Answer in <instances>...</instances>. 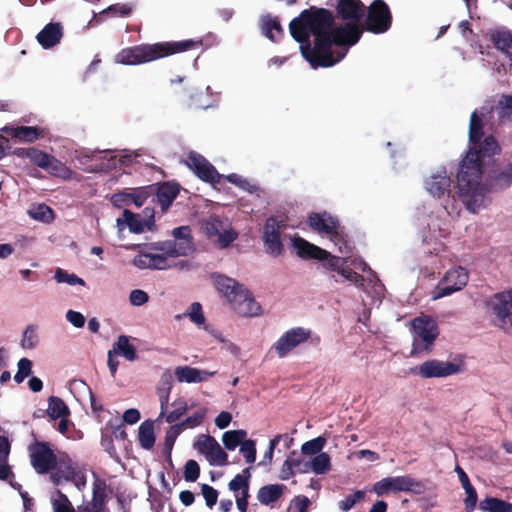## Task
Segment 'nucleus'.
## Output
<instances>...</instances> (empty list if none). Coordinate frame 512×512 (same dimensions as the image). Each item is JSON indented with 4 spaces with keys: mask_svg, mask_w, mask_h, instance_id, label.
I'll list each match as a JSON object with an SVG mask.
<instances>
[{
    "mask_svg": "<svg viewBox=\"0 0 512 512\" xmlns=\"http://www.w3.org/2000/svg\"><path fill=\"white\" fill-rule=\"evenodd\" d=\"M320 261L323 262V268L339 272L342 265L347 264V259L339 256L332 255L329 251L326 250V257H323Z\"/></svg>",
    "mask_w": 512,
    "mask_h": 512,
    "instance_id": "nucleus-47",
    "label": "nucleus"
},
{
    "mask_svg": "<svg viewBox=\"0 0 512 512\" xmlns=\"http://www.w3.org/2000/svg\"><path fill=\"white\" fill-rule=\"evenodd\" d=\"M173 410L166 415L167 423H175L179 420L188 410V405L184 397L175 399L172 403Z\"/></svg>",
    "mask_w": 512,
    "mask_h": 512,
    "instance_id": "nucleus-40",
    "label": "nucleus"
},
{
    "mask_svg": "<svg viewBox=\"0 0 512 512\" xmlns=\"http://www.w3.org/2000/svg\"><path fill=\"white\" fill-rule=\"evenodd\" d=\"M461 371V365L449 362L442 361L438 359H429L422 364L416 366L411 369V373L414 375H419L422 378L430 379V378H444L451 375H455Z\"/></svg>",
    "mask_w": 512,
    "mask_h": 512,
    "instance_id": "nucleus-11",
    "label": "nucleus"
},
{
    "mask_svg": "<svg viewBox=\"0 0 512 512\" xmlns=\"http://www.w3.org/2000/svg\"><path fill=\"white\" fill-rule=\"evenodd\" d=\"M497 110L502 120L512 122V96L502 95L498 101Z\"/></svg>",
    "mask_w": 512,
    "mask_h": 512,
    "instance_id": "nucleus-48",
    "label": "nucleus"
},
{
    "mask_svg": "<svg viewBox=\"0 0 512 512\" xmlns=\"http://www.w3.org/2000/svg\"><path fill=\"white\" fill-rule=\"evenodd\" d=\"M344 23L338 26L333 25L330 31V53L334 55L333 45L339 47L354 46L362 37L365 31L362 22L343 21Z\"/></svg>",
    "mask_w": 512,
    "mask_h": 512,
    "instance_id": "nucleus-9",
    "label": "nucleus"
},
{
    "mask_svg": "<svg viewBox=\"0 0 512 512\" xmlns=\"http://www.w3.org/2000/svg\"><path fill=\"white\" fill-rule=\"evenodd\" d=\"M411 328L413 332L411 355L430 353L439 335L436 322L427 316L416 317L411 322Z\"/></svg>",
    "mask_w": 512,
    "mask_h": 512,
    "instance_id": "nucleus-4",
    "label": "nucleus"
},
{
    "mask_svg": "<svg viewBox=\"0 0 512 512\" xmlns=\"http://www.w3.org/2000/svg\"><path fill=\"white\" fill-rule=\"evenodd\" d=\"M365 31L373 34L386 33L392 26V13L384 0H373L366 7L365 16L362 20Z\"/></svg>",
    "mask_w": 512,
    "mask_h": 512,
    "instance_id": "nucleus-6",
    "label": "nucleus"
},
{
    "mask_svg": "<svg viewBox=\"0 0 512 512\" xmlns=\"http://www.w3.org/2000/svg\"><path fill=\"white\" fill-rule=\"evenodd\" d=\"M366 6L361 0H338L335 6V18L342 21L362 22Z\"/></svg>",
    "mask_w": 512,
    "mask_h": 512,
    "instance_id": "nucleus-17",
    "label": "nucleus"
},
{
    "mask_svg": "<svg viewBox=\"0 0 512 512\" xmlns=\"http://www.w3.org/2000/svg\"><path fill=\"white\" fill-rule=\"evenodd\" d=\"M463 489L466 492V498L464 499L465 511L473 512L478 501L477 491L472 484L463 487Z\"/></svg>",
    "mask_w": 512,
    "mask_h": 512,
    "instance_id": "nucleus-64",
    "label": "nucleus"
},
{
    "mask_svg": "<svg viewBox=\"0 0 512 512\" xmlns=\"http://www.w3.org/2000/svg\"><path fill=\"white\" fill-rule=\"evenodd\" d=\"M185 315L188 316L190 320L196 325H202L205 322V316L202 311V306L199 302H193Z\"/></svg>",
    "mask_w": 512,
    "mask_h": 512,
    "instance_id": "nucleus-63",
    "label": "nucleus"
},
{
    "mask_svg": "<svg viewBox=\"0 0 512 512\" xmlns=\"http://www.w3.org/2000/svg\"><path fill=\"white\" fill-rule=\"evenodd\" d=\"M247 433L245 430L226 431L222 436V441L227 450H234L245 439Z\"/></svg>",
    "mask_w": 512,
    "mask_h": 512,
    "instance_id": "nucleus-39",
    "label": "nucleus"
},
{
    "mask_svg": "<svg viewBox=\"0 0 512 512\" xmlns=\"http://www.w3.org/2000/svg\"><path fill=\"white\" fill-rule=\"evenodd\" d=\"M215 445H217V441L214 437L202 434L194 443V448L207 457L211 450L215 448Z\"/></svg>",
    "mask_w": 512,
    "mask_h": 512,
    "instance_id": "nucleus-50",
    "label": "nucleus"
},
{
    "mask_svg": "<svg viewBox=\"0 0 512 512\" xmlns=\"http://www.w3.org/2000/svg\"><path fill=\"white\" fill-rule=\"evenodd\" d=\"M30 216L38 221L51 223L54 220V211L46 204H38L29 211Z\"/></svg>",
    "mask_w": 512,
    "mask_h": 512,
    "instance_id": "nucleus-41",
    "label": "nucleus"
},
{
    "mask_svg": "<svg viewBox=\"0 0 512 512\" xmlns=\"http://www.w3.org/2000/svg\"><path fill=\"white\" fill-rule=\"evenodd\" d=\"M106 482L104 480L97 479L93 483V496L92 500L86 504L80 505L79 507H87L90 509L95 508H107L106 507Z\"/></svg>",
    "mask_w": 512,
    "mask_h": 512,
    "instance_id": "nucleus-32",
    "label": "nucleus"
},
{
    "mask_svg": "<svg viewBox=\"0 0 512 512\" xmlns=\"http://www.w3.org/2000/svg\"><path fill=\"white\" fill-rule=\"evenodd\" d=\"M285 228V221L278 220L276 216H270L265 221L262 240L265 251L273 257H278L284 252L281 234Z\"/></svg>",
    "mask_w": 512,
    "mask_h": 512,
    "instance_id": "nucleus-10",
    "label": "nucleus"
},
{
    "mask_svg": "<svg viewBox=\"0 0 512 512\" xmlns=\"http://www.w3.org/2000/svg\"><path fill=\"white\" fill-rule=\"evenodd\" d=\"M263 29L265 31V35L272 41L276 40L273 35L274 31L277 32L279 37L283 35L282 26L277 18H272L270 16L266 17L264 19Z\"/></svg>",
    "mask_w": 512,
    "mask_h": 512,
    "instance_id": "nucleus-53",
    "label": "nucleus"
},
{
    "mask_svg": "<svg viewBox=\"0 0 512 512\" xmlns=\"http://www.w3.org/2000/svg\"><path fill=\"white\" fill-rule=\"evenodd\" d=\"M39 336L35 325H28L23 332L21 346L23 349H33L38 345Z\"/></svg>",
    "mask_w": 512,
    "mask_h": 512,
    "instance_id": "nucleus-42",
    "label": "nucleus"
},
{
    "mask_svg": "<svg viewBox=\"0 0 512 512\" xmlns=\"http://www.w3.org/2000/svg\"><path fill=\"white\" fill-rule=\"evenodd\" d=\"M154 190V185L132 188V203H134L137 207H141L148 197L154 195Z\"/></svg>",
    "mask_w": 512,
    "mask_h": 512,
    "instance_id": "nucleus-46",
    "label": "nucleus"
},
{
    "mask_svg": "<svg viewBox=\"0 0 512 512\" xmlns=\"http://www.w3.org/2000/svg\"><path fill=\"white\" fill-rule=\"evenodd\" d=\"M154 195L161 211L165 213L180 192V185L176 182L167 181L154 185Z\"/></svg>",
    "mask_w": 512,
    "mask_h": 512,
    "instance_id": "nucleus-20",
    "label": "nucleus"
},
{
    "mask_svg": "<svg viewBox=\"0 0 512 512\" xmlns=\"http://www.w3.org/2000/svg\"><path fill=\"white\" fill-rule=\"evenodd\" d=\"M451 178L445 169L438 171L425 180L426 190L434 197H442L450 194Z\"/></svg>",
    "mask_w": 512,
    "mask_h": 512,
    "instance_id": "nucleus-22",
    "label": "nucleus"
},
{
    "mask_svg": "<svg viewBox=\"0 0 512 512\" xmlns=\"http://www.w3.org/2000/svg\"><path fill=\"white\" fill-rule=\"evenodd\" d=\"M48 402L47 413L52 419L67 418L69 416V408L61 398L50 396Z\"/></svg>",
    "mask_w": 512,
    "mask_h": 512,
    "instance_id": "nucleus-37",
    "label": "nucleus"
},
{
    "mask_svg": "<svg viewBox=\"0 0 512 512\" xmlns=\"http://www.w3.org/2000/svg\"><path fill=\"white\" fill-rule=\"evenodd\" d=\"M154 190V185L132 188V203H134L137 207H141L148 197L154 195Z\"/></svg>",
    "mask_w": 512,
    "mask_h": 512,
    "instance_id": "nucleus-45",
    "label": "nucleus"
},
{
    "mask_svg": "<svg viewBox=\"0 0 512 512\" xmlns=\"http://www.w3.org/2000/svg\"><path fill=\"white\" fill-rule=\"evenodd\" d=\"M482 176L483 174L481 175L479 183L481 186L485 187L486 191L483 195L481 205L475 207V209H471L466 203H464L465 207L472 213H476L480 208L485 206V197L489 192L504 189L512 183V165L510 166L509 171H501L497 173L489 183H483Z\"/></svg>",
    "mask_w": 512,
    "mask_h": 512,
    "instance_id": "nucleus-21",
    "label": "nucleus"
},
{
    "mask_svg": "<svg viewBox=\"0 0 512 512\" xmlns=\"http://www.w3.org/2000/svg\"><path fill=\"white\" fill-rule=\"evenodd\" d=\"M44 170L49 172L51 175L67 179L71 175V170L60 160L50 155L47 165Z\"/></svg>",
    "mask_w": 512,
    "mask_h": 512,
    "instance_id": "nucleus-38",
    "label": "nucleus"
},
{
    "mask_svg": "<svg viewBox=\"0 0 512 512\" xmlns=\"http://www.w3.org/2000/svg\"><path fill=\"white\" fill-rule=\"evenodd\" d=\"M133 11V5L129 3H116L110 5L102 13L111 14L113 16L127 17L131 15Z\"/></svg>",
    "mask_w": 512,
    "mask_h": 512,
    "instance_id": "nucleus-57",
    "label": "nucleus"
},
{
    "mask_svg": "<svg viewBox=\"0 0 512 512\" xmlns=\"http://www.w3.org/2000/svg\"><path fill=\"white\" fill-rule=\"evenodd\" d=\"M182 433V430L177 424L172 425L166 432L164 439V454L171 458V451L175 444L177 437Z\"/></svg>",
    "mask_w": 512,
    "mask_h": 512,
    "instance_id": "nucleus-51",
    "label": "nucleus"
},
{
    "mask_svg": "<svg viewBox=\"0 0 512 512\" xmlns=\"http://www.w3.org/2000/svg\"><path fill=\"white\" fill-rule=\"evenodd\" d=\"M326 444V439L322 436L316 437L312 440H309L305 442L302 447L301 451L305 455H318L322 453V449L324 448Z\"/></svg>",
    "mask_w": 512,
    "mask_h": 512,
    "instance_id": "nucleus-44",
    "label": "nucleus"
},
{
    "mask_svg": "<svg viewBox=\"0 0 512 512\" xmlns=\"http://www.w3.org/2000/svg\"><path fill=\"white\" fill-rule=\"evenodd\" d=\"M366 496V492L363 490H357L352 494L345 496L344 499L340 500L338 507L343 512L351 510L358 502L362 501Z\"/></svg>",
    "mask_w": 512,
    "mask_h": 512,
    "instance_id": "nucleus-43",
    "label": "nucleus"
},
{
    "mask_svg": "<svg viewBox=\"0 0 512 512\" xmlns=\"http://www.w3.org/2000/svg\"><path fill=\"white\" fill-rule=\"evenodd\" d=\"M469 280L466 268L458 266L448 270L435 288L433 299L448 296L464 288Z\"/></svg>",
    "mask_w": 512,
    "mask_h": 512,
    "instance_id": "nucleus-12",
    "label": "nucleus"
},
{
    "mask_svg": "<svg viewBox=\"0 0 512 512\" xmlns=\"http://www.w3.org/2000/svg\"><path fill=\"white\" fill-rule=\"evenodd\" d=\"M205 417V410L196 411L193 415L187 417L181 423H177L179 428L183 431L186 428H194L202 424Z\"/></svg>",
    "mask_w": 512,
    "mask_h": 512,
    "instance_id": "nucleus-61",
    "label": "nucleus"
},
{
    "mask_svg": "<svg viewBox=\"0 0 512 512\" xmlns=\"http://www.w3.org/2000/svg\"><path fill=\"white\" fill-rule=\"evenodd\" d=\"M293 247L296 249L297 255L305 260L316 259L321 260L326 257V250L314 245L301 237H295L292 240Z\"/></svg>",
    "mask_w": 512,
    "mask_h": 512,
    "instance_id": "nucleus-25",
    "label": "nucleus"
},
{
    "mask_svg": "<svg viewBox=\"0 0 512 512\" xmlns=\"http://www.w3.org/2000/svg\"><path fill=\"white\" fill-rule=\"evenodd\" d=\"M174 240L160 241L147 244L146 247L151 250L164 252L175 258L179 256H188L194 251V242L189 226H180L172 231Z\"/></svg>",
    "mask_w": 512,
    "mask_h": 512,
    "instance_id": "nucleus-5",
    "label": "nucleus"
},
{
    "mask_svg": "<svg viewBox=\"0 0 512 512\" xmlns=\"http://www.w3.org/2000/svg\"><path fill=\"white\" fill-rule=\"evenodd\" d=\"M183 475L187 482H195L200 475V466L197 461L193 459L188 460L185 463Z\"/></svg>",
    "mask_w": 512,
    "mask_h": 512,
    "instance_id": "nucleus-60",
    "label": "nucleus"
},
{
    "mask_svg": "<svg viewBox=\"0 0 512 512\" xmlns=\"http://www.w3.org/2000/svg\"><path fill=\"white\" fill-rule=\"evenodd\" d=\"M307 223L310 228L320 234H326L336 244H345V232L339 220L328 212L309 214Z\"/></svg>",
    "mask_w": 512,
    "mask_h": 512,
    "instance_id": "nucleus-8",
    "label": "nucleus"
},
{
    "mask_svg": "<svg viewBox=\"0 0 512 512\" xmlns=\"http://www.w3.org/2000/svg\"><path fill=\"white\" fill-rule=\"evenodd\" d=\"M138 441L145 450H151L155 444L154 422L145 420L139 426Z\"/></svg>",
    "mask_w": 512,
    "mask_h": 512,
    "instance_id": "nucleus-34",
    "label": "nucleus"
},
{
    "mask_svg": "<svg viewBox=\"0 0 512 512\" xmlns=\"http://www.w3.org/2000/svg\"><path fill=\"white\" fill-rule=\"evenodd\" d=\"M185 164L204 182L215 185L223 178V175L203 155L195 151L189 152Z\"/></svg>",
    "mask_w": 512,
    "mask_h": 512,
    "instance_id": "nucleus-14",
    "label": "nucleus"
},
{
    "mask_svg": "<svg viewBox=\"0 0 512 512\" xmlns=\"http://www.w3.org/2000/svg\"><path fill=\"white\" fill-rule=\"evenodd\" d=\"M491 308L498 326L503 328L512 315V290L496 293L492 298Z\"/></svg>",
    "mask_w": 512,
    "mask_h": 512,
    "instance_id": "nucleus-19",
    "label": "nucleus"
},
{
    "mask_svg": "<svg viewBox=\"0 0 512 512\" xmlns=\"http://www.w3.org/2000/svg\"><path fill=\"white\" fill-rule=\"evenodd\" d=\"M24 155L31 160L35 165L44 169L49 160L50 154L45 153L37 148H28L25 150Z\"/></svg>",
    "mask_w": 512,
    "mask_h": 512,
    "instance_id": "nucleus-49",
    "label": "nucleus"
},
{
    "mask_svg": "<svg viewBox=\"0 0 512 512\" xmlns=\"http://www.w3.org/2000/svg\"><path fill=\"white\" fill-rule=\"evenodd\" d=\"M484 136L482 117L477 111H473L469 123L470 147L465 157L459 163L456 175L458 194L463 203L469 208L481 205L483 195L486 191L479 180L483 173V166L486 159L499 154L501 148L493 135H489L481 141Z\"/></svg>",
    "mask_w": 512,
    "mask_h": 512,
    "instance_id": "nucleus-1",
    "label": "nucleus"
},
{
    "mask_svg": "<svg viewBox=\"0 0 512 512\" xmlns=\"http://www.w3.org/2000/svg\"><path fill=\"white\" fill-rule=\"evenodd\" d=\"M206 458L210 465L225 466L228 463V455L218 442Z\"/></svg>",
    "mask_w": 512,
    "mask_h": 512,
    "instance_id": "nucleus-52",
    "label": "nucleus"
},
{
    "mask_svg": "<svg viewBox=\"0 0 512 512\" xmlns=\"http://www.w3.org/2000/svg\"><path fill=\"white\" fill-rule=\"evenodd\" d=\"M132 199V188H127L121 192L113 194L111 202L115 207L120 208L125 205H130L132 203Z\"/></svg>",
    "mask_w": 512,
    "mask_h": 512,
    "instance_id": "nucleus-62",
    "label": "nucleus"
},
{
    "mask_svg": "<svg viewBox=\"0 0 512 512\" xmlns=\"http://www.w3.org/2000/svg\"><path fill=\"white\" fill-rule=\"evenodd\" d=\"M479 509L485 512H512V503L488 496L480 501Z\"/></svg>",
    "mask_w": 512,
    "mask_h": 512,
    "instance_id": "nucleus-35",
    "label": "nucleus"
},
{
    "mask_svg": "<svg viewBox=\"0 0 512 512\" xmlns=\"http://www.w3.org/2000/svg\"><path fill=\"white\" fill-rule=\"evenodd\" d=\"M302 467H303L302 460L287 458L284 461L282 469H281V476H280L281 479L288 480L290 477H292L294 475L293 468H297L299 470V468H302Z\"/></svg>",
    "mask_w": 512,
    "mask_h": 512,
    "instance_id": "nucleus-59",
    "label": "nucleus"
},
{
    "mask_svg": "<svg viewBox=\"0 0 512 512\" xmlns=\"http://www.w3.org/2000/svg\"><path fill=\"white\" fill-rule=\"evenodd\" d=\"M113 350L116 354L122 355L128 361L137 359L136 348L130 344L129 339L125 335H120L113 345Z\"/></svg>",
    "mask_w": 512,
    "mask_h": 512,
    "instance_id": "nucleus-36",
    "label": "nucleus"
},
{
    "mask_svg": "<svg viewBox=\"0 0 512 512\" xmlns=\"http://www.w3.org/2000/svg\"><path fill=\"white\" fill-rule=\"evenodd\" d=\"M311 335L309 329L295 327L286 331L274 344L277 355L282 358L288 355L294 348L306 342Z\"/></svg>",
    "mask_w": 512,
    "mask_h": 512,
    "instance_id": "nucleus-15",
    "label": "nucleus"
},
{
    "mask_svg": "<svg viewBox=\"0 0 512 512\" xmlns=\"http://www.w3.org/2000/svg\"><path fill=\"white\" fill-rule=\"evenodd\" d=\"M63 37V28L59 22H50L37 34L38 43L49 49L56 46Z\"/></svg>",
    "mask_w": 512,
    "mask_h": 512,
    "instance_id": "nucleus-24",
    "label": "nucleus"
},
{
    "mask_svg": "<svg viewBox=\"0 0 512 512\" xmlns=\"http://www.w3.org/2000/svg\"><path fill=\"white\" fill-rule=\"evenodd\" d=\"M58 498L53 501L54 512H75L68 497L60 490L57 491Z\"/></svg>",
    "mask_w": 512,
    "mask_h": 512,
    "instance_id": "nucleus-58",
    "label": "nucleus"
},
{
    "mask_svg": "<svg viewBox=\"0 0 512 512\" xmlns=\"http://www.w3.org/2000/svg\"><path fill=\"white\" fill-rule=\"evenodd\" d=\"M334 25V15L326 8L311 6L291 20L289 30L292 38L300 44L303 58L314 69L332 67L345 56L330 53V31Z\"/></svg>",
    "mask_w": 512,
    "mask_h": 512,
    "instance_id": "nucleus-2",
    "label": "nucleus"
},
{
    "mask_svg": "<svg viewBox=\"0 0 512 512\" xmlns=\"http://www.w3.org/2000/svg\"><path fill=\"white\" fill-rule=\"evenodd\" d=\"M202 45L201 40L164 41L153 44L143 43L121 49L115 56L116 63L136 66L156 61L177 53L196 49Z\"/></svg>",
    "mask_w": 512,
    "mask_h": 512,
    "instance_id": "nucleus-3",
    "label": "nucleus"
},
{
    "mask_svg": "<svg viewBox=\"0 0 512 512\" xmlns=\"http://www.w3.org/2000/svg\"><path fill=\"white\" fill-rule=\"evenodd\" d=\"M425 490L424 483L410 475L386 477L373 485V491L377 496H384L390 492H411L420 495Z\"/></svg>",
    "mask_w": 512,
    "mask_h": 512,
    "instance_id": "nucleus-7",
    "label": "nucleus"
},
{
    "mask_svg": "<svg viewBox=\"0 0 512 512\" xmlns=\"http://www.w3.org/2000/svg\"><path fill=\"white\" fill-rule=\"evenodd\" d=\"M54 278L58 283H67L69 285H85V281L82 278H79L74 273L69 274L61 268H57Z\"/></svg>",
    "mask_w": 512,
    "mask_h": 512,
    "instance_id": "nucleus-55",
    "label": "nucleus"
},
{
    "mask_svg": "<svg viewBox=\"0 0 512 512\" xmlns=\"http://www.w3.org/2000/svg\"><path fill=\"white\" fill-rule=\"evenodd\" d=\"M173 384V377L169 370H165L163 374L161 375L159 386L157 388L159 400H160V406H161V413L160 416H163L169 402V396L172 389Z\"/></svg>",
    "mask_w": 512,
    "mask_h": 512,
    "instance_id": "nucleus-31",
    "label": "nucleus"
},
{
    "mask_svg": "<svg viewBox=\"0 0 512 512\" xmlns=\"http://www.w3.org/2000/svg\"><path fill=\"white\" fill-rule=\"evenodd\" d=\"M337 273L344 279L352 282L357 287L364 286V277L361 274L355 272L352 268L348 267L347 264L342 265L340 271Z\"/></svg>",
    "mask_w": 512,
    "mask_h": 512,
    "instance_id": "nucleus-56",
    "label": "nucleus"
},
{
    "mask_svg": "<svg viewBox=\"0 0 512 512\" xmlns=\"http://www.w3.org/2000/svg\"><path fill=\"white\" fill-rule=\"evenodd\" d=\"M1 131L12 138L29 143L36 141L41 135V130L33 126L6 125Z\"/></svg>",
    "mask_w": 512,
    "mask_h": 512,
    "instance_id": "nucleus-26",
    "label": "nucleus"
},
{
    "mask_svg": "<svg viewBox=\"0 0 512 512\" xmlns=\"http://www.w3.org/2000/svg\"><path fill=\"white\" fill-rule=\"evenodd\" d=\"M174 374L179 383H200L214 376L216 371L210 372L185 365L177 366L174 370Z\"/></svg>",
    "mask_w": 512,
    "mask_h": 512,
    "instance_id": "nucleus-23",
    "label": "nucleus"
},
{
    "mask_svg": "<svg viewBox=\"0 0 512 512\" xmlns=\"http://www.w3.org/2000/svg\"><path fill=\"white\" fill-rule=\"evenodd\" d=\"M149 250V252H140L133 258V264L137 268L165 270L172 267L168 254L151 249Z\"/></svg>",
    "mask_w": 512,
    "mask_h": 512,
    "instance_id": "nucleus-16",
    "label": "nucleus"
},
{
    "mask_svg": "<svg viewBox=\"0 0 512 512\" xmlns=\"http://www.w3.org/2000/svg\"><path fill=\"white\" fill-rule=\"evenodd\" d=\"M122 216V218L117 219V226L119 229H123V227L126 225L132 233L139 234L144 231V223L141 220L139 214L125 209Z\"/></svg>",
    "mask_w": 512,
    "mask_h": 512,
    "instance_id": "nucleus-33",
    "label": "nucleus"
},
{
    "mask_svg": "<svg viewBox=\"0 0 512 512\" xmlns=\"http://www.w3.org/2000/svg\"><path fill=\"white\" fill-rule=\"evenodd\" d=\"M205 234L209 237H217L223 228V222L218 217H211L202 224Z\"/></svg>",
    "mask_w": 512,
    "mask_h": 512,
    "instance_id": "nucleus-54",
    "label": "nucleus"
},
{
    "mask_svg": "<svg viewBox=\"0 0 512 512\" xmlns=\"http://www.w3.org/2000/svg\"><path fill=\"white\" fill-rule=\"evenodd\" d=\"M284 489L285 486L281 484H268L262 486L258 490L257 499L263 505H270L282 497Z\"/></svg>",
    "mask_w": 512,
    "mask_h": 512,
    "instance_id": "nucleus-30",
    "label": "nucleus"
},
{
    "mask_svg": "<svg viewBox=\"0 0 512 512\" xmlns=\"http://www.w3.org/2000/svg\"><path fill=\"white\" fill-rule=\"evenodd\" d=\"M215 284L217 290L228 300L229 303L238 296L240 290L245 288L236 280L224 275H218L216 277Z\"/></svg>",
    "mask_w": 512,
    "mask_h": 512,
    "instance_id": "nucleus-28",
    "label": "nucleus"
},
{
    "mask_svg": "<svg viewBox=\"0 0 512 512\" xmlns=\"http://www.w3.org/2000/svg\"><path fill=\"white\" fill-rule=\"evenodd\" d=\"M303 467L299 468V472L306 473L309 470L313 471L315 474H326L331 470V459L330 456L322 452L316 456H314L310 461L303 462Z\"/></svg>",
    "mask_w": 512,
    "mask_h": 512,
    "instance_id": "nucleus-29",
    "label": "nucleus"
},
{
    "mask_svg": "<svg viewBox=\"0 0 512 512\" xmlns=\"http://www.w3.org/2000/svg\"><path fill=\"white\" fill-rule=\"evenodd\" d=\"M230 305L239 316L243 317L258 316L261 312V306L246 288L240 290V293L230 302Z\"/></svg>",
    "mask_w": 512,
    "mask_h": 512,
    "instance_id": "nucleus-18",
    "label": "nucleus"
},
{
    "mask_svg": "<svg viewBox=\"0 0 512 512\" xmlns=\"http://www.w3.org/2000/svg\"><path fill=\"white\" fill-rule=\"evenodd\" d=\"M31 464L39 474H46L57 466V457L49 443L36 441L29 446Z\"/></svg>",
    "mask_w": 512,
    "mask_h": 512,
    "instance_id": "nucleus-13",
    "label": "nucleus"
},
{
    "mask_svg": "<svg viewBox=\"0 0 512 512\" xmlns=\"http://www.w3.org/2000/svg\"><path fill=\"white\" fill-rule=\"evenodd\" d=\"M490 40L497 50L507 54L512 60V30L505 27L494 29L490 32Z\"/></svg>",
    "mask_w": 512,
    "mask_h": 512,
    "instance_id": "nucleus-27",
    "label": "nucleus"
}]
</instances>
